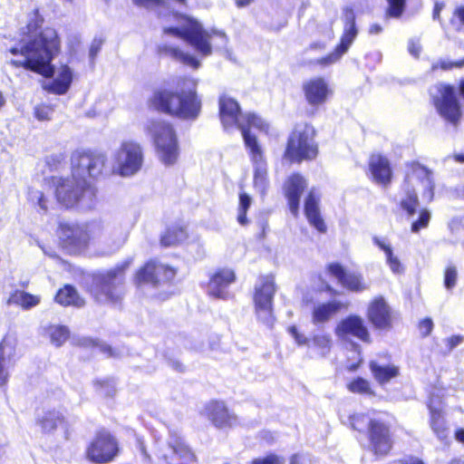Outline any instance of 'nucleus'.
I'll list each match as a JSON object with an SVG mask.
<instances>
[{"label":"nucleus","instance_id":"1","mask_svg":"<svg viewBox=\"0 0 464 464\" xmlns=\"http://www.w3.org/2000/svg\"><path fill=\"white\" fill-rule=\"evenodd\" d=\"M43 21L38 10H34L26 26L21 28V39L6 53L11 55L9 63L14 67H22L49 78L55 72L52 63L60 52V40L53 28L38 31Z\"/></svg>","mask_w":464,"mask_h":464},{"label":"nucleus","instance_id":"2","mask_svg":"<svg viewBox=\"0 0 464 464\" xmlns=\"http://www.w3.org/2000/svg\"><path fill=\"white\" fill-rule=\"evenodd\" d=\"M106 158L102 153L76 150L72 156L71 178L53 179L57 200L65 208L82 210L96 204L95 189L86 182V177L97 178L102 173Z\"/></svg>","mask_w":464,"mask_h":464},{"label":"nucleus","instance_id":"3","mask_svg":"<svg viewBox=\"0 0 464 464\" xmlns=\"http://www.w3.org/2000/svg\"><path fill=\"white\" fill-rule=\"evenodd\" d=\"M198 82L192 78L178 80L176 91L159 90L151 98V105L159 111L181 119H196L201 109V100L197 94Z\"/></svg>","mask_w":464,"mask_h":464},{"label":"nucleus","instance_id":"4","mask_svg":"<svg viewBox=\"0 0 464 464\" xmlns=\"http://www.w3.org/2000/svg\"><path fill=\"white\" fill-rule=\"evenodd\" d=\"M175 17L178 24L175 26L164 27V34L184 40L201 56L207 57L212 53L211 41L214 35L220 41L218 47L223 48L227 45V38L224 32L205 30L200 23L189 16Z\"/></svg>","mask_w":464,"mask_h":464},{"label":"nucleus","instance_id":"5","mask_svg":"<svg viewBox=\"0 0 464 464\" xmlns=\"http://www.w3.org/2000/svg\"><path fill=\"white\" fill-rule=\"evenodd\" d=\"M402 189L404 195L400 201L401 208L409 216H412L419 206L418 193L426 202H430L433 198L434 182L431 172L418 163H412L407 171Z\"/></svg>","mask_w":464,"mask_h":464},{"label":"nucleus","instance_id":"6","mask_svg":"<svg viewBox=\"0 0 464 464\" xmlns=\"http://www.w3.org/2000/svg\"><path fill=\"white\" fill-rule=\"evenodd\" d=\"M219 117L223 127L229 130L237 126L242 133L244 142L246 136L256 138L251 133V129H256L267 132L268 124L254 113H241L237 102L231 97L223 94L219 97Z\"/></svg>","mask_w":464,"mask_h":464},{"label":"nucleus","instance_id":"7","mask_svg":"<svg viewBox=\"0 0 464 464\" xmlns=\"http://www.w3.org/2000/svg\"><path fill=\"white\" fill-rule=\"evenodd\" d=\"M59 237L68 251L78 253L85 249L90 241L109 244V232L101 223L93 222L86 226L74 223H61Z\"/></svg>","mask_w":464,"mask_h":464},{"label":"nucleus","instance_id":"8","mask_svg":"<svg viewBox=\"0 0 464 464\" xmlns=\"http://www.w3.org/2000/svg\"><path fill=\"white\" fill-rule=\"evenodd\" d=\"M314 130L308 124L297 125L289 136L285 156L291 161L312 160L318 154Z\"/></svg>","mask_w":464,"mask_h":464},{"label":"nucleus","instance_id":"9","mask_svg":"<svg viewBox=\"0 0 464 464\" xmlns=\"http://www.w3.org/2000/svg\"><path fill=\"white\" fill-rule=\"evenodd\" d=\"M144 154L141 146L132 140H125L112 155L111 170L123 178L137 174L142 168Z\"/></svg>","mask_w":464,"mask_h":464},{"label":"nucleus","instance_id":"10","mask_svg":"<svg viewBox=\"0 0 464 464\" xmlns=\"http://www.w3.org/2000/svg\"><path fill=\"white\" fill-rule=\"evenodd\" d=\"M152 136L160 160L166 166L176 163L179 157V146L172 127L163 121H152L148 126Z\"/></svg>","mask_w":464,"mask_h":464},{"label":"nucleus","instance_id":"11","mask_svg":"<svg viewBox=\"0 0 464 464\" xmlns=\"http://www.w3.org/2000/svg\"><path fill=\"white\" fill-rule=\"evenodd\" d=\"M122 268H114L94 278L92 294L99 303L117 304L123 295Z\"/></svg>","mask_w":464,"mask_h":464},{"label":"nucleus","instance_id":"12","mask_svg":"<svg viewBox=\"0 0 464 464\" xmlns=\"http://www.w3.org/2000/svg\"><path fill=\"white\" fill-rule=\"evenodd\" d=\"M433 103L446 121L455 124L461 116L460 106L452 86L438 83L430 90Z\"/></svg>","mask_w":464,"mask_h":464},{"label":"nucleus","instance_id":"13","mask_svg":"<svg viewBox=\"0 0 464 464\" xmlns=\"http://www.w3.org/2000/svg\"><path fill=\"white\" fill-rule=\"evenodd\" d=\"M245 146L248 151L253 167V184L255 188L264 194L268 187L267 162L264 150L256 138L246 136Z\"/></svg>","mask_w":464,"mask_h":464},{"label":"nucleus","instance_id":"14","mask_svg":"<svg viewBox=\"0 0 464 464\" xmlns=\"http://www.w3.org/2000/svg\"><path fill=\"white\" fill-rule=\"evenodd\" d=\"M254 301L258 319L271 326L274 323L272 302L276 292L275 283L271 277H262L256 285Z\"/></svg>","mask_w":464,"mask_h":464},{"label":"nucleus","instance_id":"15","mask_svg":"<svg viewBox=\"0 0 464 464\" xmlns=\"http://www.w3.org/2000/svg\"><path fill=\"white\" fill-rule=\"evenodd\" d=\"M345 13L346 23L343 34L341 38V43L336 46L333 53L322 58L312 60L310 64L318 65L321 68H326L336 63L348 51L349 47L357 35V29L355 26V20L353 10L346 8Z\"/></svg>","mask_w":464,"mask_h":464},{"label":"nucleus","instance_id":"16","mask_svg":"<svg viewBox=\"0 0 464 464\" xmlns=\"http://www.w3.org/2000/svg\"><path fill=\"white\" fill-rule=\"evenodd\" d=\"M302 92L305 102L313 108H318L333 96L334 90L324 77L315 76L304 81Z\"/></svg>","mask_w":464,"mask_h":464},{"label":"nucleus","instance_id":"17","mask_svg":"<svg viewBox=\"0 0 464 464\" xmlns=\"http://www.w3.org/2000/svg\"><path fill=\"white\" fill-rule=\"evenodd\" d=\"M370 448L378 457L386 456L392 448V439L388 423L382 418L373 421L372 429L368 432Z\"/></svg>","mask_w":464,"mask_h":464},{"label":"nucleus","instance_id":"18","mask_svg":"<svg viewBox=\"0 0 464 464\" xmlns=\"http://www.w3.org/2000/svg\"><path fill=\"white\" fill-rule=\"evenodd\" d=\"M176 276V270L173 267L164 264L150 261L136 275L138 285L151 284L157 285L160 283L171 281Z\"/></svg>","mask_w":464,"mask_h":464},{"label":"nucleus","instance_id":"19","mask_svg":"<svg viewBox=\"0 0 464 464\" xmlns=\"http://www.w3.org/2000/svg\"><path fill=\"white\" fill-rule=\"evenodd\" d=\"M118 451V446L111 435L102 431L97 435L90 445L87 455L90 460L96 463H106L113 459Z\"/></svg>","mask_w":464,"mask_h":464},{"label":"nucleus","instance_id":"20","mask_svg":"<svg viewBox=\"0 0 464 464\" xmlns=\"http://www.w3.org/2000/svg\"><path fill=\"white\" fill-rule=\"evenodd\" d=\"M236 280V274L231 268H218L210 276L208 285L209 295L226 299L228 296L227 288Z\"/></svg>","mask_w":464,"mask_h":464},{"label":"nucleus","instance_id":"21","mask_svg":"<svg viewBox=\"0 0 464 464\" xmlns=\"http://www.w3.org/2000/svg\"><path fill=\"white\" fill-rule=\"evenodd\" d=\"M202 413L217 428H230L237 422V416L228 411L223 401H212L208 402Z\"/></svg>","mask_w":464,"mask_h":464},{"label":"nucleus","instance_id":"22","mask_svg":"<svg viewBox=\"0 0 464 464\" xmlns=\"http://www.w3.org/2000/svg\"><path fill=\"white\" fill-rule=\"evenodd\" d=\"M327 268L329 273L335 277L343 287L350 291L361 292L368 288L362 275L346 273L344 268L338 263H332Z\"/></svg>","mask_w":464,"mask_h":464},{"label":"nucleus","instance_id":"23","mask_svg":"<svg viewBox=\"0 0 464 464\" xmlns=\"http://www.w3.org/2000/svg\"><path fill=\"white\" fill-rule=\"evenodd\" d=\"M335 334L339 338H345L352 335L363 342L369 340L368 330L362 319L357 315H350L342 320L335 328Z\"/></svg>","mask_w":464,"mask_h":464},{"label":"nucleus","instance_id":"24","mask_svg":"<svg viewBox=\"0 0 464 464\" xmlns=\"http://www.w3.org/2000/svg\"><path fill=\"white\" fill-rule=\"evenodd\" d=\"M306 186L305 179L299 174L290 176L285 184V197L288 200L290 211L294 216L298 214L300 197Z\"/></svg>","mask_w":464,"mask_h":464},{"label":"nucleus","instance_id":"25","mask_svg":"<svg viewBox=\"0 0 464 464\" xmlns=\"http://www.w3.org/2000/svg\"><path fill=\"white\" fill-rule=\"evenodd\" d=\"M368 318L376 328L383 329L390 325V307L382 297L372 301L368 307Z\"/></svg>","mask_w":464,"mask_h":464},{"label":"nucleus","instance_id":"26","mask_svg":"<svg viewBox=\"0 0 464 464\" xmlns=\"http://www.w3.org/2000/svg\"><path fill=\"white\" fill-rule=\"evenodd\" d=\"M319 202L320 194L314 188L311 189L304 201V212L310 225L324 233L326 227L320 215Z\"/></svg>","mask_w":464,"mask_h":464},{"label":"nucleus","instance_id":"27","mask_svg":"<svg viewBox=\"0 0 464 464\" xmlns=\"http://www.w3.org/2000/svg\"><path fill=\"white\" fill-rule=\"evenodd\" d=\"M369 168L375 182L386 186L392 179V169L387 158L381 154H372L369 160Z\"/></svg>","mask_w":464,"mask_h":464},{"label":"nucleus","instance_id":"28","mask_svg":"<svg viewBox=\"0 0 464 464\" xmlns=\"http://www.w3.org/2000/svg\"><path fill=\"white\" fill-rule=\"evenodd\" d=\"M72 78V69L68 65H62L57 69L53 81L44 84V88L53 94H64L70 89Z\"/></svg>","mask_w":464,"mask_h":464},{"label":"nucleus","instance_id":"29","mask_svg":"<svg viewBox=\"0 0 464 464\" xmlns=\"http://www.w3.org/2000/svg\"><path fill=\"white\" fill-rule=\"evenodd\" d=\"M342 308V304L338 301L317 304L312 311V322L314 324H319L327 322Z\"/></svg>","mask_w":464,"mask_h":464},{"label":"nucleus","instance_id":"30","mask_svg":"<svg viewBox=\"0 0 464 464\" xmlns=\"http://www.w3.org/2000/svg\"><path fill=\"white\" fill-rule=\"evenodd\" d=\"M333 347V339L330 334L320 332L311 338L309 349L318 358H326Z\"/></svg>","mask_w":464,"mask_h":464},{"label":"nucleus","instance_id":"31","mask_svg":"<svg viewBox=\"0 0 464 464\" xmlns=\"http://www.w3.org/2000/svg\"><path fill=\"white\" fill-rule=\"evenodd\" d=\"M428 406L430 412V427L437 437L442 440L448 437V431L445 426L441 408L435 406V401L433 398L430 399Z\"/></svg>","mask_w":464,"mask_h":464},{"label":"nucleus","instance_id":"32","mask_svg":"<svg viewBox=\"0 0 464 464\" xmlns=\"http://www.w3.org/2000/svg\"><path fill=\"white\" fill-rule=\"evenodd\" d=\"M372 241L380 249L384 252L386 263L392 272L394 274H401L403 272V266L398 256L393 255V250L391 244L387 242V240L378 237H374Z\"/></svg>","mask_w":464,"mask_h":464},{"label":"nucleus","instance_id":"33","mask_svg":"<svg viewBox=\"0 0 464 464\" xmlns=\"http://www.w3.org/2000/svg\"><path fill=\"white\" fill-rule=\"evenodd\" d=\"M160 50L161 53L166 54L172 59L188 65L194 69H198L200 66V62L194 55L184 53L177 47L165 44L160 46Z\"/></svg>","mask_w":464,"mask_h":464},{"label":"nucleus","instance_id":"34","mask_svg":"<svg viewBox=\"0 0 464 464\" xmlns=\"http://www.w3.org/2000/svg\"><path fill=\"white\" fill-rule=\"evenodd\" d=\"M188 238V232L185 227L175 225L169 227L160 237V243L164 246H174Z\"/></svg>","mask_w":464,"mask_h":464},{"label":"nucleus","instance_id":"35","mask_svg":"<svg viewBox=\"0 0 464 464\" xmlns=\"http://www.w3.org/2000/svg\"><path fill=\"white\" fill-rule=\"evenodd\" d=\"M14 344L12 340L4 338L0 343V387L5 386L8 381V372L5 368L6 359L13 355Z\"/></svg>","mask_w":464,"mask_h":464},{"label":"nucleus","instance_id":"36","mask_svg":"<svg viewBox=\"0 0 464 464\" xmlns=\"http://www.w3.org/2000/svg\"><path fill=\"white\" fill-rule=\"evenodd\" d=\"M370 368L375 380L381 384L388 382L399 374V368L393 364L381 365L376 362H372Z\"/></svg>","mask_w":464,"mask_h":464},{"label":"nucleus","instance_id":"37","mask_svg":"<svg viewBox=\"0 0 464 464\" xmlns=\"http://www.w3.org/2000/svg\"><path fill=\"white\" fill-rule=\"evenodd\" d=\"M40 301L41 298L38 295H34L27 292L17 290L11 294L8 299V304H16L24 310H28L38 305Z\"/></svg>","mask_w":464,"mask_h":464},{"label":"nucleus","instance_id":"38","mask_svg":"<svg viewBox=\"0 0 464 464\" xmlns=\"http://www.w3.org/2000/svg\"><path fill=\"white\" fill-rule=\"evenodd\" d=\"M55 301L64 306L74 305L80 307L84 304L83 299L71 285H65L63 289H60L55 295Z\"/></svg>","mask_w":464,"mask_h":464},{"label":"nucleus","instance_id":"39","mask_svg":"<svg viewBox=\"0 0 464 464\" xmlns=\"http://www.w3.org/2000/svg\"><path fill=\"white\" fill-rule=\"evenodd\" d=\"M37 422L44 432H51L63 422V416L57 411H44L38 417Z\"/></svg>","mask_w":464,"mask_h":464},{"label":"nucleus","instance_id":"40","mask_svg":"<svg viewBox=\"0 0 464 464\" xmlns=\"http://www.w3.org/2000/svg\"><path fill=\"white\" fill-rule=\"evenodd\" d=\"M169 444L173 453L179 457L182 464H189L194 460V454L179 437H172Z\"/></svg>","mask_w":464,"mask_h":464},{"label":"nucleus","instance_id":"41","mask_svg":"<svg viewBox=\"0 0 464 464\" xmlns=\"http://www.w3.org/2000/svg\"><path fill=\"white\" fill-rule=\"evenodd\" d=\"M380 417H372L368 414L356 413L349 417V423L352 429L360 432L367 431L372 429L373 421Z\"/></svg>","mask_w":464,"mask_h":464},{"label":"nucleus","instance_id":"42","mask_svg":"<svg viewBox=\"0 0 464 464\" xmlns=\"http://www.w3.org/2000/svg\"><path fill=\"white\" fill-rule=\"evenodd\" d=\"M237 216V220L241 226L248 224L246 212L252 204V198L246 192H240L238 196Z\"/></svg>","mask_w":464,"mask_h":464},{"label":"nucleus","instance_id":"43","mask_svg":"<svg viewBox=\"0 0 464 464\" xmlns=\"http://www.w3.org/2000/svg\"><path fill=\"white\" fill-rule=\"evenodd\" d=\"M51 343L59 347L66 342L69 337V330L62 325H51L47 329Z\"/></svg>","mask_w":464,"mask_h":464},{"label":"nucleus","instance_id":"44","mask_svg":"<svg viewBox=\"0 0 464 464\" xmlns=\"http://www.w3.org/2000/svg\"><path fill=\"white\" fill-rule=\"evenodd\" d=\"M28 200L35 207H38V211L46 213L48 211L49 200L42 190L35 188L28 189Z\"/></svg>","mask_w":464,"mask_h":464},{"label":"nucleus","instance_id":"45","mask_svg":"<svg viewBox=\"0 0 464 464\" xmlns=\"http://www.w3.org/2000/svg\"><path fill=\"white\" fill-rule=\"evenodd\" d=\"M86 342H88L89 344L92 346L94 351L100 352L107 357L118 358L125 353L123 350L113 349L110 345H107L106 343L99 341L87 340Z\"/></svg>","mask_w":464,"mask_h":464},{"label":"nucleus","instance_id":"46","mask_svg":"<svg viewBox=\"0 0 464 464\" xmlns=\"http://www.w3.org/2000/svg\"><path fill=\"white\" fill-rule=\"evenodd\" d=\"M97 392L106 397H111L116 392V383L112 379L99 380L95 382Z\"/></svg>","mask_w":464,"mask_h":464},{"label":"nucleus","instance_id":"47","mask_svg":"<svg viewBox=\"0 0 464 464\" xmlns=\"http://www.w3.org/2000/svg\"><path fill=\"white\" fill-rule=\"evenodd\" d=\"M350 392L359 394H372L370 383L368 381L358 377L348 384Z\"/></svg>","mask_w":464,"mask_h":464},{"label":"nucleus","instance_id":"48","mask_svg":"<svg viewBox=\"0 0 464 464\" xmlns=\"http://www.w3.org/2000/svg\"><path fill=\"white\" fill-rule=\"evenodd\" d=\"M463 66L464 58L456 62H452L448 59H441L439 62L432 63L431 70L436 71L437 69L440 68L441 70L448 71L452 70L454 68H462Z\"/></svg>","mask_w":464,"mask_h":464},{"label":"nucleus","instance_id":"49","mask_svg":"<svg viewBox=\"0 0 464 464\" xmlns=\"http://www.w3.org/2000/svg\"><path fill=\"white\" fill-rule=\"evenodd\" d=\"M458 279V271L456 266L450 265L444 272V285L447 289L455 287Z\"/></svg>","mask_w":464,"mask_h":464},{"label":"nucleus","instance_id":"50","mask_svg":"<svg viewBox=\"0 0 464 464\" xmlns=\"http://www.w3.org/2000/svg\"><path fill=\"white\" fill-rule=\"evenodd\" d=\"M430 219V213L427 209H422L420 212L418 220L412 223L411 231L417 233L420 229L424 228L428 226Z\"/></svg>","mask_w":464,"mask_h":464},{"label":"nucleus","instance_id":"51","mask_svg":"<svg viewBox=\"0 0 464 464\" xmlns=\"http://www.w3.org/2000/svg\"><path fill=\"white\" fill-rule=\"evenodd\" d=\"M389 4L387 14L392 17H399L403 12L406 0H387Z\"/></svg>","mask_w":464,"mask_h":464},{"label":"nucleus","instance_id":"52","mask_svg":"<svg viewBox=\"0 0 464 464\" xmlns=\"http://www.w3.org/2000/svg\"><path fill=\"white\" fill-rule=\"evenodd\" d=\"M285 459L276 454H269L264 458L255 459L251 464H285Z\"/></svg>","mask_w":464,"mask_h":464},{"label":"nucleus","instance_id":"53","mask_svg":"<svg viewBox=\"0 0 464 464\" xmlns=\"http://www.w3.org/2000/svg\"><path fill=\"white\" fill-rule=\"evenodd\" d=\"M53 112V109L46 105H39L34 110V115L39 121L50 120Z\"/></svg>","mask_w":464,"mask_h":464},{"label":"nucleus","instance_id":"54","mask_svg":"<svg viewBox=\"0 0 464 464\" xmlns=\"http://www.w3.org/2000/svg\"><path fill=\"white\" fill-rule=\"evenodd\" d=\"M289 333L295 339L297 345H307L309 347L311 340H309L304 334H300L295 326L289 327Z\"/></svg>","mask_w":464,"mask_h":464},{"label":"nucleus","instance_id":"55","mask_svg":"<svg viewBox=\"0 0 464 464\" xmlns=\"http://www.w3.org/2000/svg\"><path fill=\"white\" fill-rule=\"evenodd\" d=\"M132 2L135 5L146 9H153L165 4L164 0H132Z\"/></svg>","mask_w":464,"mask_h":464},{"label":"nucleus","instance_id":"56","mask_svg":"<svg viewBox=\"0 0 464 464\" xmlns=\"http://www.w3.org/2000/svg\"><path fill=\"white\" fill-rule=\"evenodd\" d=\"M103 44V40L100 37H95L91 44L89 55L92 60H94L97 54L99 53L102 45Z\"/></svg>","mask_w":464,"mask_h":464},{"label":"nucleus","instance_id":"57","mask_svg":"<svg viewBox=\"0 0 464 464\" xmlns=\"http://www.w3.org/2000/svg\"><path fill=\"white\" fill-rule=\"evenodd\" d=\"M419 329H420L421 335H423V336L429 335L433 329L432 320L430 318L423 319L419 324Z\"/></svg>","mask_w":464,"mask_h":464},{"label":"nucleus","instance_id":"58","mask_svg":"<svg viewBox=\"0 0 464 464\" xmlns=\"http://www.w3.org/2000/svg\"><path fill=\"white\" fill-rule=\"evenodd\" d=\"M409 53L418 58L421 52V45L419 39H411L408 44Z\"/></svg>","mask_w":464,"mask_h":464},{"label":"nucleus","instance_id":"59","mask_svg":"<svg viewBox=\"0 0 464 464\" xmlns=\"http://www.w3.org/2000/svg\"><path fill=\"white\" fill-rule=\"evenodd\" d=\"M453 15L454 18L458 19L461 25H464V5L457 7Z\"/></svg>","mask_w":464,"mask_h":464},{"label":"nucleus","instance_id":"60","mask_svg":"<svg viewBox=\"0 0 464 464\" xmlns=\"http://www.w3.org/2000/svg\"><path fill=\"white\" fill-rule=\"evenodd\" d=\"M125 240H126V237L123 236L121 238H119L117 241H113V243L111 245H110V249L108 250V252H112V251H115L116 249H118L121 246L123 245Z\"/></svg>","mask_w":464,"mask_h":464},{"label":"nucleus","instance_id":"61","mask_svg":"<svg viewBox=\"0 0 464 464\" xmlns=\"http://www.w3.org/2000/svg\"><path fill=\"white\" fill-rule=\"evenodd\" d=\"M461 338L459 336H452L447 340L450 349H453L460 343Z\"/></svg>","mask_w":464,"mask_h":464},{"label":"nucleus","instance_id":"62","mask_svg":"<svg viewBox=\"0 0 464 464\" xmlns=\"http://www.w3.org/2000/svg\"><path fill=\"white\" fill-rule=\"evenodd\" d=\"M304 457L295 454L291 458L290 464H304Z\"/></svg>","mask_w":464,"mask_h":464},{"label":"nucleus","instance_id":"63","mask_svg":"<svg viewBox=\"0 0 464 464\" xmlns=\"http://www.w3.org/2000/svg\"><path fill=\"white\" fill-rule=\"evenodd\" d=\"M455 439L458 441L464 443V429H458L455 431Z\"/></svg>","mask_w":464,"mask_h":464},{"label":"nucleus","instance_id":"64","mask_svg":"<svg viewBox=\"0 0 464 464\" xmlns=\"http://www.w3.org/2000/svg\"><path fill=\"white\" fill-rule=\"evenodd\" d=\"M325 49V45L324 44H321V43H314V44H312L310 46H309V49L308 50H320V51H323Z\"/></svg>","mask_w":464,"mask_h":464}]
</instances>
